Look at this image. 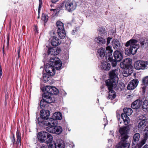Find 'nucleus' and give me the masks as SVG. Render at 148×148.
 I'll return each mask as SVG.
<instances>
[{"mask_svg": "<svg viewBox=\"0 0 148 148\" xmlns=\"http://www.w3.org/2000/svg\"><path fill=\"white\" fill-rule=\"evenodd\" d=\"M42 96L43 99L41 100L40 103V106L41 108L45 107L47 103H51L52 101V97H48L47 94L45 95V96Z\"/></svg>", "mask_w": 148, "mask_h": 148, "instance_id": "9", "label": "nucleus"}, {"mask_svg": "<svg viewBox=\"0 0 148 148\" xmlns=\"http://www.w3.org/2000/svg\"><path fill=\"white\" fill-rule=\"evenodd\" d=\"M65 9L71 12L75 10L77 7V4L75 1L73 0H68L63 3Z\"/></svg>", "mask_w": 148, "mask_h": 148, "instance_id": "5", "label": "nucleus"}, {"mask_svg": "<svg viewBox=\"0 0 148 148\" xmlns=\"http://www.w3.org/2000/svg\"><path fill=\"white\" fill-rule=\"evenodd\" d=\"M108 86V89L109 90L108 92L109 95L108 98L109 99L112 100L114 99L116 97V92L112 90L113 88H115L116 86H113L112 85H107Z\"/></svg>", "mask_w": 148, "mask_h": 148, "instance_id": "11", "label": "nucleus"}, {"mask_svg": "<svg viewBox=\"0 0 148 148\" xmlns=\"http://www.w3.org/2000/svg\"><path fill=\"white\" fill-rule=\"evenodd\" d=\"M48 134V132L41 131L38 133L37 137L38 140L41 143L45 142L46 136Z\"/></svg>", "mask_w": 148, "mask_h": 148, "instance_id": "15", "label": "nucleus"}, {"mask_svg": "<svg viewBox=\"0 0 148 148\" xmlns=\"http://www.w3.org/2000/svg\"><path fill=\"white\" fill-rule=\"evenodd\" d=\"M12 142L13 144H14L15 142L14 137V136L13 135V140H12Z\"/></svg>", "mask_w": 148, "mask_h": 148, "instance_id": "51", "label": "nucleus"}, {"mask_svg": "<svg viewBox=\"0 0 148 148\" xmlns=\"http://www.w3.org/2000/svg\"><path fill=\"white\" fill-rule=\"evenodd\" d=\"M112 53H108V56H107L108 60L110 61H112L113 60L112 59Z\"/></svg>", "mask_w": 148, "mask_h": 148, "instance_id": "44", "label": "nucleus"}, {"mask_svg": "<svg viewBox=\"0 0 148 148\" xmlns=\"http://www.w3.org/2000/svg\"><path fill=\"white\" fill-rule=\"evenodd\" d=\"M140 136V134L138 133H136L134 134L132 142L133 144L134 145H135L136 144L137 142H138L139 140Z\"/></svg>", "mask_w": 148, "mask_h": 148, "instance_id": "24", "label": "nucleus"}, {"mask_svg": "<svg viewBox=\"0 0 148 148\" xmlns=\"http://www.w3.org/2000/svg\"><path fill=\"white\" fill-rule=\"evenodd\" d=\"M97 52L100 57H102L105 55L106 50L104 48L101 47L98 49Z\"/></svg>", "mask_w": 148, "mask_h": 148, "instance_id": "27", "label": "nucleus"}, {"mask_svg": "<svg viewBox=\"0 0 148 148\" xmlns=\"http://www.w3.org/2000/svg\"><path fill=\"white\" fill-rule=\"evenodd\" d=\"M52 87V86H46L45 89V91L47 92L43 94V95L45 96V95L47 94V95L48 97L49 96L50 97H52L49 95L50 91H51V89Z\"/></svg>", "mask_w": 148, "mask_h": 148, "instance_id": "31", "label": "nucleus"}, {"mask_svg": "<svg viewBox=\"0 0 148 148\" xmlns=\"http://www.w3.org/2000/svg\"><path fill=\"white\" fill-rule=\"evenodd\" d=\"M62 64L59 59L55 56L51 58L49 63L45 66V70L47 73L50 76H53L55 73V69L59 70L61 69Z\"/></svg>", "mask_w": 148, "mask_h": 148, "instance_id": "1", "label": "nucleus"}, {"mask_svg": "<svg viewBox=\"0 0 148 148\" xmlns=\"http://www.w3.org/2000/svg\"><path fill=\"white\" fill-rule=\"evenodd\" d=\"M79 29V27H77L75 28V29H73L71 33L72 34H74Z\"/></svg>", "mask_w": 148, "mask_h": 148, "instance_id": "46", "label": "nucleus"}, {"mask_svg": "<svg viewBox=\"0 0 148 148\" xmlns=\"http://www.w3.org/2000/svg\"><path fill=\"white\" fill-rule=\"evenodd\" d=\"M40 115L41 118L38 119V122L39 120L40 121H41L42 119L45 120L49 119V118H48V117L50 115L49 112L48 110H42L40 111Z\"/></svg>", "mask_w": 148, "mask_h": 148, "instance_id": "10", "label": "nucleus"}, {"mask_svg": "<svg viewBox=\"0 0 148 148\" xmlns=\"http://www.w3.org/2000/svg\"><path fill=\"white\" fill-rule=\"evenodd\" d=\"M122 74L123 76L126 77L130 75V74L128 73L127 70L123 71L122 72Z\"/></svg>", "mask_w": 148, "mask_h": 148, "instance_id": "42", "label": "nucleus"}, {"mask_svg": "<svg viewBox=\"0 0 148 148\" xmlns=\"http://www.w3.org/2000/svg\"><path fill=\"white\" fill-rule=\"evenodd\" d=\"M112 45L114 49L116 50H122V47L121 43L117 39L113 40L112 41Z\"/></svg>", "mask_w": 148, "mask_h": 148, "instance_id": "14", "label": "nucleus"}, {"mask_svg": "<svg viewBox=\"0 0 148 148\" xmlns=\"http://www.w3.org/2000/svg\"><path fill=\"white\" fill-rule=\"evenodd\" d=\"M142 101L140 99H137L134 101L131 105L132 108L134 109H136L139 108L141 106Z\"/></svg>", "mask_w": 148, "mask_h": 148, "instance_id": "18", "label": "nucleus"}, {"mask_svg": "<svg viewBox=\"0 0 148 148\" xmlns=\"http://www.w3.org/2000/svg\"><path fill=\"white\" fill-rule=\"evenodd\" d=\"M51 44L53 46H57L59 45L61 43L58 38L55 36L52 37L51 38Z\"/></svg>", "mask_w": 148, "mask_h": 148, "instance_id": "20", "label": "nucleus"}, {"mask_svg": "<svg viewBox=\"0 0 148 148\" xmlns=\"http://www.w3.org/2000/svg\"><path fill=\"white\" fill-rule=\"evenodd\" d=\"M141 85L142 91L144 93L148 86V76H146L142 79Z\"/></svg>", "mask_w": 148, "mask_h": 148, "instance_id": "16", "label": "nucleus"}, {"mask_svg": "<svg viewBox=\"0 0 148 148\" xmlns=\"http://www.w3.org/2000/svg\"><path fill=\"white\" fill-rule=\"evenodd\" d=\"M145 143V139L143 140L138 145V146L139 148L141 147V146L144 145Z\"/></svg>", "mask_w": 148, "mask_h": 148, "instance_id": "45", "label": "nucleus"}, {"mask_svg": "<svg viewBox=\"0 0 148 148\" xmlns=\"http://www.w3.org/2000/svg\"><path fill=\"white\" fill-rule=\"evenodd\" d=\"M45 139V142L46 143H49L52 141L53 138L51 134L48 133V134L46 136Z\"/></svg>", "mask_w": 148, "mask_h": 148, "instance_id": "26", "label": "nucleus"}, {"mask_svg": "<svg viewBox=\"0 0 148 148\" xmlns=\"http://www.w3.org/2000/svg\"><path fill=\"white\" fill-rule=\"evenodd\" d=\"M60 52V49L57 48H49L48 51V54L53 55H57Z\"/></svg>", "mask_w": 148, "mask_h": 148, "instance_id": "17", "label": "nucleus"}, {"mask_svg": "<svg viewBox=\"0 0 148 148\" xmlns=\"http://www.w3.org/2000/svg\"><path fill=\"white\" fill-rule=\"evenodd\" d=\"M55 132L53 133H55L57 134H60L62 131V127L59 126H55L54 128Z\"/></svg>", "mask_w": 148, "mask_h": 148, "instance_id": "28", "label": "nucleus"}, {"mask_svg": "<svg viewBox=\"0 0 148 148\" xmlns=\"http://www.w3.org/2000/svg\"><path fill=\"white\" fill-rule=\"evenodd\" d=\"M125 53L127 55H129L131 54V52L130 50V49L127 48L125 50Z\"/></svg>", "mask_w": 148, "mask_h": 148, "instance_id": "43", "label": "nucleus"}, {"mask_svg": "<svg viewBox=\"0 0 148 148\" xmlns=\"http://www.w3.org/2000/svg\"><path fill=\"white\" fill-rule=\"evenodd\" d=\"M140 44L143 47L147 48L148 47V40L144 39L141 42Z\"/></svg>", "mask_w": 148, "mask_h": 148, "instance_id": "35", "label": "nucleus"}, {"mask_svg": "<svg viewBox=\"0 0 148 148\" xmlns=\"http://www.w3.org/2000/svg\"><path fill=\"white\" fill-rule=\"evenodd\" d=\"M121 116L125 125H127L130 121V119L129 117L127 116V115L126 113H122Z\"/></svg>", "mask_w": 148, "mask_h": 148, "instance_id": "23", "label": "nucleus"}, {"mask_svg": "<svg viewBox=\"0 0 148 148\" xmlns=\"http://www.w3.org/2000/svg\"><path fill=\"white\" fill-rule=\"evenodd\" d=\"M106 35V32L104 30H100L99 34V36L96 37L95 39V42L98 45H102L104 44L106 42V39L103 36Z\"/></svg>", "mask_w": 148, "mask_h": 148, "instance_id": "7", "label": "nucleus"}, {"mask_svg": "<svg viewBox=\"0 0 148 148\" xmlns=\"http://www.w3.org/2000/svg\"><path fill=\"white\" fill-rule=\"evenodd\" d=\"M130 145L129 143H124L121 142L120 146L118 148H129Z\"/></svg>", "mask_w": 148, "mask_h": 148, "instance_id": "32", "label": "nucleus"}, {"mask_svg": "<svg viewBox=\"0 0 148 148\" xmlns=\"http://www.w3.org/2000/svg\"><path fill=\"white\" fill-rule=\"evenodd\" d=\"M123 111L127 115H131L133 112L131 108H124Z\"/></svg>", "mask_w": 148, "mask_h": 148, "instance_id": "36", "label": "nucleus"}, {"mask_svg": "<svg viewBox=\"0 0 148 148\" xmlns=\"http://www.w3.org/2000/svg\"><path fill=\"white\" fill-rule=\"evenodd\" d=\"M138 84V81L137 79H133L129 83L127 88L129 90H133L137 87Z\"/></svg>", "mask_w": 148, "mask_h": 148, "instance_id": "13", "label": "nucleus"}, {"mask_svg": "<svg viewBox=\"0 0 148 148\" xmlns=\"http://www.w3.org/2000/svg\"><path fill=\"white\" fill-rule=\"evenodd\" d=\"M36 32H37V29H36Z\"/></svg>", "mask_w": 148, "mask_h": 148, "instance_id": "62", "label": "nucleus"}, {"mask_svg": "<svg viewBox=\"0 0 148 148\" xmlns=\"http://www.w3.org/2000/svg\"><path fill=\"white\" fill-rule=\"evenodd\" d=\"M49 143L48 145L49 148H56V143H55L54 142H51Z\"/></svg>", "mask_w": 148, "mask_h": 148, "instance_id": "38", "label": "nucleus"}, {"mask_svg": "<svg viewBox=\"0 0 148 148\" xmlns=\"http://www.w3.org/2000/svg\"><path fill=\"white\" fill-rule=\"evenodd\" d=\"M18 54V57H19V54L20 52V50L19 49L17 51Z\"/></svg>", "mask_w": 148, "mask_h": 148, "instance_id": "55", "label": "nucleus"}, {"mask_svg": "<svg viewBox=\"0 0 148 148\" xmlns=\"http://www.w3.org/2000/svg\"><path fill=\"white\" fill-rule=\"evenodd\" d=\"M135 68L137 70L144 69L148 67V62L138 60L135 62Z\"/></svg>", "mask_w": 148, "mask_h": 148, "instance_id": "8", "label": "nucleus"}, {"mask_svg": "<svg viewBox=\"0 0 148 148\" xmlns=\"http://www.w3.org/2000/svg\"><path fill=\"white\" fill-rule=\"evenodd\" d=\"M129 129L128 126L120 127L119 131L121 134V141L123 142L125 141L127 139L128 136L127 135V133L129 131Z\"/></svg>", "mask_w": 148, "mask_h": 148, "instance_id": "6", "label": "nucleus"}, {"mask_svg": "<svg viewBox=\"0 0 148 148\" xmlns=\"http://www.w3.org/2000/svg\"><path fill=\"white\" fill-rule=\"evenodd\" d=\"M125 46L128 47L130 46L131 54H135L139 48V45L137 44V41L135 40L131 39L126 43Z\"/></svg>", "mask_w": 148, "mask_h": 148, "instance_id": "4", "label": "nucleus"}, {"mask_svg": "<svg viewBox=\"0 0 148 148\" xmlns=\"http://www.w3.org/2000/svg\"><path fill=\"white\" fill-rule=\"evenodd\" d=\"M21 136L19 134V133H17V141L16 142V144H18L19 143H20V145H21Z\"/></svg>", "mask_w": 148, "mask_h": 148, "instance_id": "40", "label": "nucleus"}, {"mask_svg": "<svg viewBox=\"0 0 148 148\" xmlns=\"http://www.w3.org/2000/svg\"><path fill=\"white\" fill-rule=\"evenodd\" d=\"M143 108L145 111L148 110V101L145 100L143 102Z\"/></svg>", "mask_w": 148, "mask_h": 148, "instance_id": "34", "label": "nucleus"}, {"mask_svg": "<svg viewBox=\"0 0 148 148\" xmlns=\"http://www.w3.org/2000/svg\"><path fill=\"white\" fill-rule=\"evenodd\" d=\"M7 40H8V41H9V38H8V39H7Z\"/></svg>", "mask_w": 148, "mask_h": 148, "instance_id": "61", "label": "nucleus"}, {"mask_svg": "<svg viewBox=\"0 0 148 148\" xmlns=\"http://www.w3.org/2000/svg\"><path fill=\"white\" fill-rule=\"evenodd\" d=\"M41 148H47V147L45 146L42 145L41 146Z\"/></svg>", "mask_w": 148, "mask_h": 148, "instance_id": "57", "label": "nucleus"}, {"mask_svg": "<svg viewBox=\"0 0 148 148\" xmlns=\"http://www.w3.org/2000/svg\"><path fill=\"white\" fill-rule=\"evenodd\" d=\"M106 49L107 50H108L109 51L108 53H112V51L111 49V48L110 47L108 46L106 48Z\"/></svg>", "mask_w": 148, "mask_h": 148, "instance_id": "48", "label": "nucleus"}, {"mask_svg": "<svg viewBox=\"0 0 148 148\" xmlns=\"http://www.w3.org/2000/svg\"><path fill=\"white\" fill-rule=\"evenodd\" d=\"M129 61V59H126L123 61V62L121 63L120 64V65H123L125 67L127 66L128 65L127 64V62Z\"/></svg>", "mask_w": 148, "mask_h": 148, "instance_id": "41", "label": "nucleus"}, {"mask_svg": "<svg viewBox=\"0 0 148 148\" xmlns=\"http://www.w3.org/2000/svg\"><path fill=\"white\" fill-rule=\"evenodd\" d=\"M100 67L102 69L106 71H108L110 69L111 65L108 62L105 61H103L101 63Z\"/></svg>", "mask_w": 148, "mask_h": 148, "instance_id": "19", "label": "nucleus"}, {"mask_svg": "<svg viewBox=\"0 0 148 148\" xmlns=\"http://www.w3.org/2000/svg\"><path fill=\"white\" fill-rule=\"evenodd\" d=\"M41 4L42 3H39V8H38V12H39V11H40V8L41 7Z\"/></svg>", "mask_w": 148, "mask_h": 148, "instance_id": "53", "label": "nucleus"}, {"mask_svg": "<svg viewBox=\"0 0 148 148\" xmlns=\"http://www.w3.org/2000/svg\"><path fill=\"white\" fill-rule=\"evenodd\" d=\"M50 10L51 11H53L54 12H56V9H51Z\"/></svg>", "mask_w": 148, "mask_h": 148, "instance_id": "58", "label": "nucleus"}, {"mask_svg": "<svg viewBox=\"0 0 148 148\" xmlns=\"http://www.w3.org/2000/svg\"><path fill=\"white\" fill-rule=\"evenodd\" d=\"M39 124L42 126H47L46 130L49 132L53 133L55 132V126L56 124V121L52 119L49 118L48 119L42 120L41 121L38 120Z\"/></svg>", "mask_w": 148, "mask_h": 148, "instance_id": "2", "label": "nucleus"}, {"mask_svg": "<svg viewBox=\"0 0 148 148\" xmlns=\"http://www.w3.org/2000/svg\"><path fill=\"white\" fill-rule=\"evenodd\" d=\"M123 52L121 51L116 50L114 53V56L115 60L117 62L121 61L123 58Z\"/></svg>", "mask_w": 148, "mask_h": 148, "instance_id": "12", "label": "nucleus"}, {"mask_svg": "<svg viewBox=\"0 0 148 148\" xmlns=\"http://www.w3.org/2000/svg\"><path fill=\"white\" fill-rule=\"evenodd\" d=\"M143 148H148V145H146Z\"/></svg>", "mask_w": 148, "mask_h": 148, "instance_id": "54", "label": "nucleus"}, {"mask_svg": "<svg viewBox=\"0 0 148 148\" xmlns=\"http://www.w3.org/2000/svg\"><path fill=\"white\" fill-rule=\"evenodd\" d=\"M51 91L50 93V95L51 97L52 95H57L58 93V90L55 87L52 86L51 89Z\"/></svg>", "mask_w": 148, "mask_h": 148, "instance_id": "33", "label": "nucleus"}, {"mask_svg": "<svg viewBox=\"0 0 148 148\" xmlns=\"http://www.w3.org/2000/svg\"><path fill=\"white\" fill-rule=\"evenodd\" d=\"M40 3H42V0H39Z\"/></svg>", "mask_w": 148, "mask_h": 148, "instance_id": "59", "label": "nucleus"}, {"mask_svg": "<svg viewBox=\"0 0 148 148\" xmlns=\"http://www.w3.org/2000/svg\"><path fill=\"white\" fill-rule=\"evenodd\" d=\"M48 16L44 14H42V15L41 19L45 23L47 22L48 20Z\"/></svg>", "mask_w": 148, "mask_h": 148, "instance_id": "39", "label": "nucleus"}, {"mask_svg": "<svg viewBox=\"0 0 148 148\" xmlns=\"http://www.w3.org/2000/svg\"><path fill=\"white\" fill-rule=\"evenodd\" d=\"M38 18H39V16L38 17Z\"/></svg>", "mask_w": 148, "mask_h": 148, "instance_id": "64", "label": "nucleus"}, {"mask_svg": "<svg viewBox=\"0 0 148 148\" xmlns=\"http://www.w3.org/2000/svg\"><path fill=\"white\" fill-rule=\"evenodd\" d=\"M52 117L51 118L56 121V120L57 119L61 120L62 119V116L61 113L59 112H57L54 113Z\"/></svg>", "mask_w": 148, "mask_h": 148, "instance_id": "22", "label": "nucleus"}, {"mask_svg": "<svg viewBox=\"0 0 148 148\" xmlns=\"http://www.w3.org/2000/svg\"><path fill=\"white\" fill-rule=\"evenodd\" d=\"M121 122H120V123H119V127L120 126V124H121Z\"/></svg>", "mask_w": 148, "mask_h": 148, "instance_id": "60", "label": "nucleus"}, {"mask_svg": "<svg viewBox=\"0 0 148 148\" xmlns=\"http://www.w3.org/2000/svg\"><path fill=\"white\" fill-rule=\"evenodd\" d=\"M120 66L121 67V68H123V69L125 68L126 67L125 66H124L123 64L122 65V66L120 65Z\"/></svg>", "mask_w": 148, "mask_h": 148, "instance_id": "52", "label": "nucleus"}, {"mask_svg": "<svg viewBox=\"0 0 148 148\" xmlns=\"http://www.w3.org/2000/svg\"><path fill=\"white\" fill-rule=\"evenodd\" d=\"M57 33L60 38L61 39H64L66 36L65 30L58 31Z\"/></svg>", "mask_w": 148, "mask_h": 148, "instance_id": "29", "label": "nucleus"}, {"mask_svg": "<svg viewBox=\"0 0 148 148\" xmlns=\"http://www.w3.org/2000/svg\"><path fill=\"white\" fill-rule=\"evenodd\" d=\"M49 76L50 75L47 73L46 74H45L43 75V79L45 82H46L49 81Z\"/></svg>", "mask_w": 148, "mask_h": 148, "instance_id": "37", "label": "nucleus"}, {"mask_svg": "<svg viewBox=\"0 0 148 148\" xmlns=\"http://www.w3.org/2000/svg\"><path fill=\"white\" fill-rule=\"evenodd\" d=\"M2 72L1 68V66L0 65V77H1L2 75Z\"/></svg>", "mask_w": 148, "mask_h": 148, "instance_id": "50", "label": "nucleus"}, {"mask_svg": "<svg viewBox=\"0 0 148 148\" xmlns=\"http://www.w3.org/2000/svg\"><path fill=\"white\" fill-rule=\"evenodd\" d=\"M111 39H112V38H111L108 37V38L107 40V42L108 45V44H109L110 43V40Z\"/></svg>", "mask_w": 148, "mask_h": 148, "instance_id": "49", "label": "nucleus"}, {"mask_svg": "<svg viewBox=\"0 0 148 148\" xmlns=\"http://www.w3.org/2000/svg\"><path fill=\"white\" fill-rule=\"evenodd\" d=\"M56 26L58 28V31L64 30L63 23L60 21H58L56 23Z\"/></svg>", "mask_w": 148, "mask_h": 148, "instance_id": "25", "label": "nucleus"}, {"mask_svg": "<svg viewBox=\"0 0 148 148\" xmlns=\"http://www.w3.org/2000/svg\"><path fill=\"white\" fill-rule=\"evenodd\" d=\"M112 62V66L113 67L115 66L116 65V62L115 60H112V61H111Z\"/></svg>", "mask_w": 148, "mask_h": 148, "instance_id": "47", "label": "nucleus"}, {"mask_svg": "<svg viewBox=\"0 0 148 148\" xmlns=\"http://www.w3.org/2000/svg\"><path fill=\"white\" fill-rule=\"evenodd\" d=\"M103 119L104 120H105V119H105V118H104Z\"/></svg>", "mask_w": 148, "mask_h": 148, "instance_id": "63", "label": "nucleus"}, {"mask_svg": "<svg viewBox=\"0 0 148 148\" xmlns=\"http://www.w3.org/2000/svg\"><path fill=\"white\" fill-rule=\"evenodd\" d=\"M58 0H52V2L53 3H55L58 1Z\"/></svg>", "mask_w": 148, "mask_h": 148, "instance_id": "56", "label": "nucleus"}, {"mask_svg": "<svg viewBox=\"0 0 148 148\" xmlns=\"http://www.w3.org/2000/svg\"><path fill=\"white\" fill-rule=\"evenodd\" d=\"M56 148H64V144L63 141L61 140H59L56 143Z\"/></svg>", "mask_w": 148, "mask_h": 148, "instance_id": "30", "label": "nucleus"}, {"mask_svg": "<svg viewBox=\"0 0 148 148\" xmlns=\"http://www.w3.org/2000/svg\"><path fill=\"white\" fill-rule=\"evenodd\" d=\"M147 124V122L146 119H144L140 121L138 125V127L140 130H142Z\"/></svg>", "mask_w": 148, "mask_h": 148, "instance_id": "21", "label": "nucleus"}, {"mask_svg": "<svg viewBox=\"0 0 148 148\" xmlns=\"http://www.w3.org/2000/svg\"><path fill=\"white\" fill-rule=\"evenodd\" d=\"M119 71L117 69L112 70L109 73L110 79L106 80V85L109 86L110 85H112L113 86H116L118 80L117 77Z\"/></svg>", "mask_w": 148, "mask_h": 148, "instance_id": "3", "label": "nucleus"}]
</instances>
